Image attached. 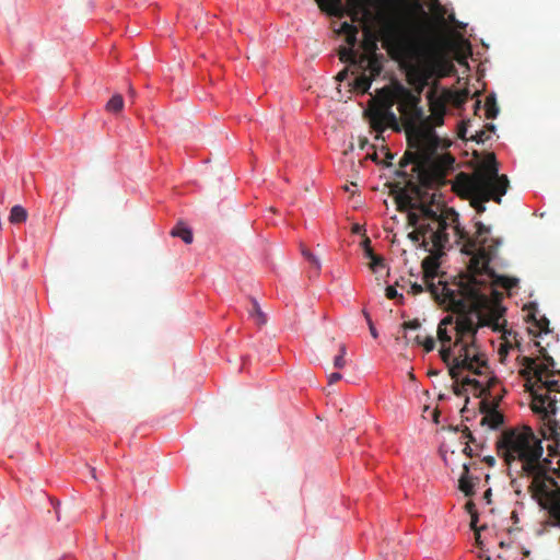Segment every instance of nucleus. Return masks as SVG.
Instances as JSON below:
<instances>
[{
    "mask_svg": "<svg viewBox=\"0 0 560 560\" xmlns=\"http://www.w3.org/2000/svg\"><path fill=\"white\" fill-rule=\"evenodd\" d=\"M490 228L476 222V249L470 256L467 272L451 282L439 277V262L434 257L422 260L423 281L432 298L445 308L457 313L447 315L438 325L436 337L441 343L440 357L455 377L464 368L481 373L487 368L483 354L475 345L479 327L493 325L497 329L505 308L501 301L503 293L498 287L512 290L518 283L515 278L498 276L490 262L497 257L501 245L499 238L490 236Z\"/></svg>",
    "mask_w": 560,
    "mask_h": 560,
    "instance_id": "1",
    "label": "nucleus"
},
{
    "mask_svg": "<svg viewBox=\"0 0 560 560\" xmlns=\"http://www.w3.org/2000/svg\"><path fill=\"white\" fill-rule=\"evenodd\" d=\"M415 90L406 88L397 80L380 89L366 110L371 127L383 132L387 127L394 131L405 130L409 148L401 159L400 165L415 164L419 168L435 155L440 147V138L435 127L444 124L446 104L444 100L429 93L430 115L425 116L421 103V93L428 84V75L419 74L410 79Z\"/></svg>",
    "mask_w": 560,
    "mask_h": 560,
    "instance_id": "2",
    "label": "nucleus"
},
{
    "mask_svg": "<svg viewBox=\"0 0 560 560\" xmlns=\"http://www.w3.org/2000/svg\"><path fill=\"white\" fill-rule=\"evenodd\" d=\"M498 455L510 468L518 466L517 474L529 478L533 499L548 511L552 525L560 526V486L550 475L551 460L544 457L541 439L528 425L504 429L495 441Z\"/></svg>",
    "mask_w": 560,
    "mask_h": 560,
    "instance_id": "3",
    "label": "nucleus"
},
{
    "mask_svg": "<svg viewBox=\"0 0 560 560\" xmlns=\"http://www.w3.org/2000/svg\"><path fill=\"white\" fill-rule=\"evenodd\" d=\"M430 198V202H427L422 187L411 180L397 192L396 201L400 210H420L428 220L427 224H420L408 234L409 240L418 243L422 238L421 247L441 254L448 243L447 230L453 229L458 242H463L462 253H472L476 249V240L459 225L458 213L435 202V194Z\"/></svg>",
    "mask_w": 560,
    "mask_h": 560,
    "instance_id": "4",
    "label": "nucleus"
},
{
    "mask_svg": "<svg viewBox=\"0 0 560 560\" xmlns=\"http://www.w3.org/2000/svg\"><path fill=\"white\" fill-rule=\"evenodd\" d=\"M457 184L471 198V206L478 213L486 211L485 202L489 200L500 203L509 188L506 175H499V166L493 153L488 154L480 167L471 175L460 173Z\"/></svg>",
    "mask_w": 560,
    "mask_h": 560,
    "instance_id": "5",
    "label": "nucleus"
},
{
    "mask_svg": "<svg viewBox=\"0 0 560 560\" xmlns=\"http://www.w3.org/2000/svg\"><path fill=\"white\" fill-rule=\"evenodd\" d=\"M539 369L535 372V382L527 387L530 393L532 410L539 415L542 421V436L555 435L558 432L556 416L560 412V381L545 375Z\"/></svg>",
    "mask_w": 560,
    "mask_h": 560,
    "instance_id": "6",
    "label": "nucleus"
},
{
    "mask_svg": "<svg viewBox=\"0 0 560 560\" xmlns=\"http://www.w3.org/2000/svg\"><path fill=\"white\" fill-rule=\"evenodd\" d=\"M339 59L349 63L352 73L357 74L353 89L361 94L369 91L373 79L378 77L383 70L382 56H358L354 49L343 47L339 50Z\"/></svg>",
    "mask_w": 560,
    "mask_h": 560,
    "instance_id": "7",
    "label": "nucleus"
},
{
    "mask_svg": "<svg viewBox=\"0 0 560 560\" xmlns=\"http://www.w3.org/2000/svg\"><path fill=\"white\" fill-rule=\"evenodd\" d=\"M475 345H477V343L475 342ZM476 347L483 354V357L486 359L487 368H485V371H482L481 373H476L472 370L460 368V369H458V373L454 377V380H457L463 371H468V372H471V373H474L476 375H479V376H486L487 381L482 382L480 380L465 377L462 381V384L457 385L454 388V394L457 395V396L463 394V388L466 387V386H472L474 387V395H476V396H483V395H487V394L490 395L491 387L497 383V380L494 377H488L489 364H488L487 355L480 350V348L478 346H476ZM451 377L453 378L452 375H451Z\"/></svg>",
    "mask_w": 560,
    "mask_h": 560,
    "instance_id": "8",
    "label": "nucleus"
},
{
    "mask_svg": "<svg viewBox=\"0 0 560 560\" xmlns=\"http://www.w3.org/2000/svg\"><path fill=\"white\" fill-rule=\"evenodd\" d=\"M499 405V399L493 401H488L483 399L480 401V410L483 413L480 424L486 425L489 429L495 430L504 422L503 415L497 410Z\"/></svg>",
    "mask_w": 560,
    "mask_h": 560,
    "instance_id": "9",
    "label": "nucleus"
},
{
    "mask_svg": "<svg viewBox=\"0 0 560 560\" xmlns=\"http://www.w3.org/2000/svg\"><path fill=\"white\" fill-rule=\"evenodd\" d=\"M362 46L364 49L363 52H359L358 50H354L358 54V56L359 55L378 56L376 54V49H377L376 37H375L374 33L372 32V30L366 25H364V28H363Z\"/></svg>",
    "mask_w": 560,
    "mask_h": 560,
    "instance_id": "10",
    "label": "nucleus"
},
{
    "mask_svg": "<svg viewBox=\"0 0 560 560\" xmlns=\"http://www.w3.org/2000/svg\"><path fill=\"white\" fill-rule=\"evenodd\" d=\"M458 488L466 497H470L474 494V482L469 477V466L467 464L463 465V474L458 480Z\"/></svg>",
    "mask_w": 560,
    "mask_h": 560,
    "instance_id": "11",
    "label": "nucleus"
},
{
    "mask_svg": "<svg viewBox=\"0 0 560 560\" xmlns=\"http://www.w3.org/2000/svg\"><path fill=\"white\" fill-rule=\"evenodd\" d=\"M524 365H525V369L528 373H532V377L530 378H527V382H528V386H530L533 383H532V378L535 380V372L538 371L539 369H541L542 373L545 375H549V376H553V373L552 372H549L547 366H544V365H539L538 363H536V360L535 359H532V358H527L525 357L524 358Z\"/></svg>",
    "mask_w": 560,
    "mask_h": 560,
    "instance_id": "12",
    "label": "nucleus"
},
{
    "mask_svg": "<svg viewBox=\"0 0 560 560\" xmlns=\"http://www.w3.org/2000/svg\"><path fill=\"white\" fill-rule=\"evenodd\" d=\"M340 31L346 35V40L350 46L349 48L353 49L357 44V35L359 33V28L353 24L343 22Z\"/></svg>",
    "mask_w": 560,
    "mask_h": 560,
    "instance_id": "13",
    "label": "nucleus"
},
{
    "mask_svg": "<svg viewBox=\"0 0 560 560\" xmlns=\"http://www.w3.org/2000/svg\"><path fill=\"white\" fill-rule=\"evenodd\" d=\"M27 219V212L22 206H14L11 209L9 220L11 223H22L25 222Z\"/></svg>",
    "mask_w": 560,
    "mask_h": 560,
    "instance_id": "14",
    "label": "nucleus"
},
{
    "mask_svg": "<svg viewBox=\"0 0 560 560\" xmlns=\"http://www.w3.org/2000/svg\"><path fill=\"white\" fill-rule=\"evenodd\" d=\"M171 234L173 236L180 237L186 244H190L192 242V233L189 229L184 226L183 224H178L175 226Z\"/></svg>",
    "mask_w": 560,
    "mask_h": 560,
    "instance_id": "15",
    "label": "nucleus"
},
{
    "mask_svg": "<svg viewBox=\"0 0 560 560\" xmlns=\"http://www.w3.org/2000/svg\"><path fill=\"white\" fill-rule=\"evenodd\" d=\"M486 117L487 119H494L499 114V107L493 95H489L486 98Z\"/></svg>",
    "mask_w": 560,
    "mask_h": 560,
    "instance_id": "16",
    "label": "nucleus"
},
{
    "mask_svg": "<svg viewBox=\"0 0 560 560\" xmlns=\"http://www.w3.org/2000/svg\"><path fill=\"white\" fill-rule=\"evenodd\" d=\"M124 108V98L120 94H115L106 104V109L112 113H119Z\"/></svg>",
    "mask_w": 560,
    "mask_h": 560,
    "instance_id": "17",
    "label": "nucleus"
},
{
    "mask_svg": "<svg viewBox=\"0 0 560 560\" xmlns=\"http://www.w3.org/2000/svg\"><path fill=\"white\" fill-rule=\"evenodd\" d=\"M494 129H495L494 125L489 124V125H487V129H486V130H479V131H477V132H476V135H474V136L471 137V139H472L474 141H476L477 143H483V142H486L487 140H489V138H490L489 132H493V131H494Z\"/></svg>",
    "mask_w": 560,
    "mask_h": 560,
    "instance_id": "18",
    "label": "nucleus"
},
{
    "mask_svg": "<svg viewBox=\"0 0 560 560\" xmlns=\"http://www.w3.org/2000/svg\"><path fill=\"white\" fill-rule=\"evenodd\" d=\"M302 255L310 261L312 267L315 269V273L318 275L320 270V261L317 257H315L307 248L302 247Z\"/></svg>",
    "mask_w": 560,
    "mask_h": 560,
    "instance_id": "19",
    "label": "nucleus"
},
{
    "mask_svg": "<svg viewBox=\"0 0 560 560\" xmlns=\"http://www.w3.org/2000/svg\"><path fill=\"white\" fill-rule=\"evenodd\" d=\"M250 316L256 320L257 325H264L266 323V316L261 312L256 301L253 302V310L250 311Z\"/></svg>",
    "mask_w": 560,
    "mask_h": 560,
    "instance_id": "20",
    "label": "nucleus"
},
{
    "mask_svg": "<svg viewBox=\"0 0 560 560\" xmlns=\"http://www.w3.org/2000/svg\"><path fill=\"white\" fill-rule=\"evenodd\" d=\"M419 212H409L408 222L410 225L418 228L420 224H427L428 220L422 217L420 210Z\"/></svg>",
    "mask_w": 560,
    "mask_h": 560,
    "instance_id": "21",
    "label": "nucleus"
},
{
    "mask_svg": "<svg viewBox=\"0 0 560 560\" xmlns=\"http://www.w3.org/2000/svg\"><path fill=\"white\" fill-rule=\"evenodd\" d=\"M371 259L369 267L372 271H377V269L383 268L385 266L384 258L378 255H372L369 257Z\"/></svg>",
    "mask_w": 560,
    "mask_h": 560,
    "instance_id": "22",
    "label": "nucleus"
},
{
    "mask_svg": "<svg viewBox=\"0 0 560 560\" xmlns=\"http://www.w3.org/2000/svg\"><path fill=\"white\" fill-rule=\"evenodd\" d=\"M339 351H340V353L334 360V366L336 369H342L346 365V360H345L346 346L340 345Z\"/></svg>",
    "mask_w": 560,
    "mask_h": 560,
    "instance_id": "23",
    "label": "nucleus"
},
{
    "mask_svg": "<svg viewBox=\"0 0 560 560\" xmlns=\"http://www.w3.org/2000/svg\"><path fill=\"white\" fill-rule=\"evenodd\" d=\"M544 363H540L539 365H544V366H547L548 371L549 372H552L553 375L555 374H560V370L559 371H555L552 370L556 365V362L553 360V358L551 355H549L548 353H544Z\"/></svg>",
    "mask_w": 560,
    "mask_h": 560,
    "instance_id": "24",
    "label": "nucleus"
},
{
    "mask_svg": "<svg viewBox=\"0 0 560 560\" xmlns=\"http://www.w3.org/2000/svg\"><path fill=\"white\" fill-rule=\"evenodd\" d=\"M421 346L424 348L425 352H431L435 348V339L432 336H427L423 338Z\"/></svg>",
    "mask_w": 560,
    "mask_h": 560,
    "instance_id": "25",
    "label": "nucleus"
},
{
    "mask_svg": "<svg viewBox=\"0 0 560 560\" xmlns=\"http://www.w3.org/2000/svg\"><path fill=\"white\" fill-rule=\"evenodd\" d=\"M362 313H363V315H364V317L366 319V323H368L371 336L373 338H377L378 337V332H377V330H376V328H375V326H374V324H373V322L371 319L370 314L365 310H363Z\"/></svg>",
    "mask_w": 560,
    "mask_h": 560,
    "instance_id": "26",
    "label": "nucleus"
},
{
    "mask_svg": "<svg viewBox=\"0 0 560 560\" xmlns=\"http://www.w3.org/2000/svg\"><path fill=\"white\" fill-rule=\"evenodd\" d=\"M386 298L389 300L399 299L402 300V294H399L395 285H388L386 288Z\"/></svg>",
    "mask_w": 560,
    "mask_h": 560,
    "instance_id": "27",
    "label": "nucleus"
},
{
    "mask_svg": "<svg viewBox=\"0 0 560 560\" xmlns=\"http://www.w3.org/2000/svg\"><path fill=\"white\" fill-rule=\"evenodd\" d=\"M362 247L364 249V254L365 256L369 258V257H372V255H374V252L371 247V240L369 237H364L363 241H362Z\"/></svg>",
    "mask_w": 560,
    "mask_h": 560,
    "instance_id": "28",
    "label": "nucleus"
},
{
    "mask_svg": "<svg viewBox=\"0 0 560 560\" xmlns=\"http://www.w3.org/2000/svg\"><path fill=\"white\" fill-rule=\"evenodd\" d=\"M420 326H421L420 322L418 319H413V320L402 323L401 328L404 330H408V329L416 330V329L420 328Z\"/></svg>",
    "mask_w": 560,
    "mask_h": 560,
    "instance_id": "29",
    "label": "nucleus"
},
{
    "mask_svg": "<svg viewBox=\"0 0 560 560\" xmlns=\"http://www.w3.org/2000/svg\"><path fill=\"white\" fill-rule=\"evenodd\" d=\"M408 292L413 295H418L423 292V287L417 282L410 283V290Z\"/></svg>",
    "mask_w": 560,
    "mask_h": 560,
    "instance_id": "30",
    "label": "nucleus"
},
{
    "mask_svg": "<svg viewBox=\"0 0 560 560\" xmlns=\"http://www.w3.org/2000/svg\"><path fill=\"white\" fill-rule=\"evenodd\" d=\"M463 435L468 440V444H475L477 445V441H476V438L472 435L471 431L465 427V429L463 430Z\"/></svg>",
    "mask_w": 560,
    "mask_h": 560,
    "instance_id": "31",
    "label": "nucleus"
},
{
    "mask_svg": "<svg viewBox=\"0 0 560 560\" xmlns=\"http://www.w3.org/2000/svg\"><path fill=\"white\" fill-rule=\"evenodd\" d=\"M470 527L474 532H477L479 530V527H477V523H478V513H472V515H470ZM483 527H480V529H482Z\"/></svg>",
    "mask_w": 560,
    "mask_h": 560,
    "instance_id": "32",
    "label": "nucleus"
},
{
    "mask_svg": "<svg viewBox=\"0 0 560 560\" xmlns=\"http://www.w3.org/2000/svg\"><path fill=\"white\" fill-rule=\"evenodd\" d=\"M536 324L541 331H546V332L548 331L549 322L547 318L544 317L541 320L537 322Z\"/></svg>",
    "mask_w": 560,
    "mask_h": 560,
    "instance_id": "33",
    "label": "nucleus"
},
{
    "mask_svg": "<svg viewBox=\"0 0 560 560\" xmlns=\"http://www.w3.org/2000/svg\"><path fill=\"white\" fill-rule=\"evenodd\" d=\"M341 377H342V376H341V374H340V373H338V372H334V373H331V374L328 376V382H329V384H334V383H336V382L340 381V380H341Z\"/></svg>",
    "mask_w": 560,
    "mask_h": 560,
    "instance_id": "34",
    "label": "nucleus"
},
{
    "mask_svg": "<svg viewBox=\"0 0 560 560\" xmlns=\"http://www.w3.org/2000/svg\"><path fill=\"white\" fill-rule=\"evenodd\" d=\"M396 26L394 24H389L387 27H386V33H387V37L388 38H393L395 37L396 35Z\"/></svg>",
    "mask_w": 560,
    "mask_h": 560,
    "instance_id": "35",
    "label": "nucleus"
},
{
    "mask_svg": "<svg viewBox=\"0 0 560 560\" xmlns=\"http://www.w3.org/2000/svg\"><path fill=\"white\" fill-rule=\"evenodd\" d=\"M466 511L472 515V513H477L476 505L472 501H468L465 505Z\"/></svg>",
    "mask_w": 560,
    "mask_h": 560,
    "instance_id": "36",
    "label": "nucleus"
},
{
    "mask_svg": "<svg viewBox=\"0 0 560 560\" xmlns=\"http://www.w3.org/2000/svg\"><path fill=\"white\" fill-rule=\"evenodd\" d=\"M558 432H559V433H557V434H555V435H550V436H542V438H544V439H547V440L552 439V440H555L556 442H558V441H560V424H559V423H558Z\"/></svg>",
    "mask_w": 560,
    "mask_h": 560,
    "instance_id": "37",
    "label": "nucleus"
},
{
    "mask_svg": "<svg viewBox=\"0 0 560 560\" xmlns=\"http://www.w3.org/2000/svg\"><path fill=\"white\" fill-rule=\"evenodd\" d=\"M483 462L487 463L489 466H494L495 464V458L493 456H486L483 458Z\"/></svg>",
    "mask_w": 560,
    "mask_h": 560,
    "instance_id": "38",
    "label": "nucleus"
},
{
    "mask_svg": "<svg viewBox=\"0 0 560 560\" xmlns=\"http://www.w3.org/2000/svg\"><path fill=\"white\" fill-rule=\"evenodd\" d=\"M348 77V70L345 69L337 74V80L342 81Z\"/></svg>",
    "mask_w": 560,
    "mask_h": 560,
    "instance_id": "39",
    "label": "nucleus"
},
{
    "mask_svg": "<svg viewBox=\"0 0 560 560\" xmlns=\"http://www.w3.org/2000/svg\"><path fill=\"white\" fill-rule=\"evenodd\" d=\"M464 453H465L467 456H469V457H471V456H472V448L470 447V445H469L468 443H467V445H466V446H465V448H464Z\"/></svg>",
    "mask_w": 560,
    "mask_h": 560,
    "instance_id": "40",
    "label": "nucleus"
},
{
    "mask_svg": "<svg viewBox=\"0 0 560 560\" xmlns=\"http://www.w3.org/2000/svg\"><path fill=\"white\" fill-rule=\"evenodd\" d=\"M422 340L423 338L420 336V335H417L415 338H413V342L421 346L422 345Z\"/></svg>",
    "mask_w": 560,
    "mask_h": 560,
    "instance_id": "41",
    "label": "nucleus"
},
{
    "mask_svg": "<svg viewBox=\"0 0 560 560\" xmlns=\"http://www.w3.org/2000/svg\"><path fill=\"white\" fill-rule=\"evenodd\" d=\"M480 530H481V529H479V530L475 532V536H476L475 538H476V542H477L478 545L480 544Z\"/></svg>",
    "mask_w": 560,
    "mask_h": 560,
    "instance_id": "42",
    "label": "nucleus"
},
{
    "mask_svg": "<svg viewBox=\"0 0 560 560\" xmlns=\"http://www.w3.org/2000/svg\"><path fill=\"white\" fill-rule=\"evenodd\" d=\"M415 5H416V8H417L418 10H420V11H421V14H422V15H425V13L422 11V9H421V7H420V4H419V3H416Z\"/></svg>",
    "mask_w": 560,
    "mask_h": 560,
    "instance_id": "43",
    "label": "nucleus"
},
{
    "mask_svg": "<svg viewBox=\"0 0 560 560\" xmlns=\"http://www.w3.org/2000/svg\"><path fill=\"white\" fill-rule=\"evenodd\" d=\"M465 132H466V130H465V129H463V130L460 129V130H459V136H460L462 138H465Z\"/></svg>",
    "mask_w": 560,
    "mask_h": 560,
    "instance_id": "44",
    "label": "nucleus"
},
{
    "mask_svg": "<svg viewBox=\"0 0 560 560\" xmlns=\"http://www.w3.org/2000/svg\"><path fill=\"white\" fill-rule=\"evenodd\" d=\"M490 495H491V489H488V490L486 491V493H485V497H486V498H489Z\"/></svg>",
    "mask_w": 560,
    "mask_h": 560,
    "instance_id": "45",
    "label": "nucleus"
},
{
    "mask_svg": "<svg viewBox=\"0 0 560 560\" xmlns=\"http://www.w3.org/2000/svg\"><path fill=\"white\" fill-rule=\"evenodd\" d=\"M404 339L406 340V345L410 342V339H408L407 335L404 336Z\"/></svg>",
    "mask_w": 560,
    "mask_h": 560,
    "instance_id": "46",
    "label": "nucleus"
},
{
    "mask_svg": "<svg viewBox=\"0 0 560 560\" xmlns=\"http://www.w3.org/2000/svg\"><path fill=\"white\" fill-rule=\"evenodd\" d=\"M395 284H396V285H398V287L404 288L402 282H398V281H397Z\"/></svg>",
    "mask_w": 560,
    "mask_h": 560,
    "instance_id": "47",
    "label": "nucleus"
},
{
    "mask_svg": "<svg viewBox=\"0 0 560 560\" xmlns=\"http://www.w3.org/2000/svg\"><path fill=\"white\" fill-rule=\"evenodd\" d=\"M395 284H396V285H398V287L404 288L402 282H398V281H397Z\"/></svg>",
    "mask_w": 560,
    "mask_h": 560,
    "instance_id": "48",
    "label": "nucleus"
},
{
    "mask_svg": "<svg viewBox=\"0 0 560 560\" xmlns=\"http://www.w3.org/2000/svg\"><path fill=\"white\" fill-rule=\"evenodd\" d=\"M429 374L430 375H438V372L436 371H431Z\"/></svg>",
    "mask_w": 560,
    "mask_h": 560,
    "instance_id": "49",
    "label": "nucleus"
},
{
    "mask_svg": "<svg viewBox=\"0 0 560 560\" xmlns=\"http://www.w3.org/2000/svg\"><path fill=\"white\" fill-rule=\"evenodd\" d=\"M91 472H92L93 477L95 478V469L94 468L91 469Z\"/></svg>",
    "mask_w": 560,
    "mask_h": 560,
    "instance_id": "50",
    "label": "nucleus"
},
{
    "mask_svg": "<svg viewBox=\"0 0 560 560\" xmlns=\"http://www.w3.org/2000/svg\"><path fill=\"white\" fill-rule=\"evenodd\" d=\"M479 105H480V101H477L476 102V107L479 108Z\"/></svg>",
    "mask_w": 560,
    "mask_h": 560,
    "instance_id": "51",
    "label": "nucleus"
},
{
    "mask_svg": "<svg viewBox=\"0 0 560 560\" xmlns=\"http://www.w3.org/2000/svg\"><path fill=\"white\" fill-rule=\"evenodd\" d=\"M387 158L393 159V154L387 153Z\"/></svg>",
    "mask_w": 560,
    "mask_h": 560,
    "instance_id": "52",
    "label": "nucleus"
},
{
    "mask_svg": "<svg viewBox=\"0 0 560 560\" xmlns=\"http://www.w3.org/2000/svg\"><path fill=\"white\" fill-rule=\"evenodd\" d=\"M487 560H490V558H487Z\"/></svg>",
    "mask_w": 560,
    "mask_h": 560,
    "instance_id": "53",
    "label": "nucleus"
}]
</instances>
